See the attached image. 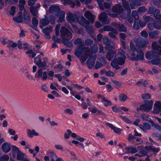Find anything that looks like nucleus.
<instances>
[{"label":"nucleus","mask_w":161,"mask_h":161,"mask_svg":"<svg viewBox=\"0 0 161 161\" xmlns=\"http://www.w3.org/2000/svg\"><path fill=\"white\" fill-rule=\"evenodd\" d=\"M137 47H135L133 42L132 40L130 41V48L131 50L133 52L136 51L137 52L136 58H134L135 61L138 60H142L144 58V53L141 49L137 48Z\"/></svg>","instance_id":"3"},{"label":"nucleus","mask_w":161,"mask_h":161,"mask_svg":"<svg viewBox=\"0 0 161 161\" xmlns=\"http://www.w3.org/2000/svg\"><path fill=\"white\" fill-rule=\"evenodd\" d=\"M49 11L51 13L57 16L60 12V8L57 6H52L49 8Z\"/></svg>","instance_id":"14"},{"label":"nucleus","mask_w":161,"mask_h":161,"mask_svg":"<svg viewBox=\"0 0 161 161\" xmlns=\"http://www.w3.org/2000/svg\"><path fill=\"white\" fill-rule=\"evenodd\" d=\"M160 59L159 58H157L154 59H153L150 61V63L153 64H155L157 65L160 63Z\"/></svg>","instance_id":"53"},{"label":"nucleus","mask_w":161,"mask_h":161,"mask_svg":"<svg viewBox=\"0 0 161 161\" xmlns=\"http://www.w3.org/2000/svg\"><path fill=\"white\" fill-rule=\"evenodd\" d=\"M34 63L38 66L39 68L43 69L47 66V59L45 57L43 58V61L42 62L41 58L40 55L37 56L34 58Z\"/></svg>","instance_id":"7"},{"label":"nucleus","mask_w":161,"mask_h":161,"mask_svg":"<svg viewBox=\"0 0 161 161\" xmlns=\"http://www.w3.org/2000/svg\"><path fill=\"white\" fill-rule=\"evenodd\" d=\"M7 44V47L10 50H12L17 46V43L12 41L8 40Z\"/></svg>","instance_id":"26"},{"label":"nucleus","mask_w":161,"mask_h":161,"mask_svg":"<svg viewBox=\"0 0 161 161\" xmlns=\"http://www.w3.org/2000/svg\"><path fill=\"white\" fill-rule=\"evenodd\" d=\"M62 2L64 4H67L69 3L70 6L72 8H74L75 6V3L74 2H69V0H63L62 1Z\"/></svg>","instance_id":"40"},{"label":"nucleus","mask_w":161,"mask_h":161,"mask_svg":"<svg viewBox=\"0 0 161 161\" xmlns=\"http://www.w3.org/2000/svg\"><path fill=\"white\" fill-rule=\"evenodd\" d=\"M24 157V154L20 151L17 153V158L18 160H22Z\"/></svg>","instance_id":"50"},{"label":"nucleus","mask_w":161,"mask_h":161,"mask_svg":"<svg viewBox=\"0 0 161 161\" xmlns=\"http://www.w3.org/2000/svg\"><path fill=\"white\" fill-rule=\"evenodd\" d=\"M126 152L128 153H135L137 152L136 149L132 146L128 147L125 148Z\"/></svg>","instance_id":"27"},{"label":"nucleus","mask_w":161,"mask_h":161,"mask_svg":"<svg viewBox=\"0 0 161 161\" xmlns=\"http://www.w3.org/2000/svg\"><path fill=\"white\" fill-rule=\"evenodd\" d=\"M141 116L143 120L149 121L150 123L152 124H153V121L152 120H149V116L148 115L145 114H142L141 115Z\"/></svg>","instance_id":"29"},{"label":"nucleus","mask_w":161,"mask_h":161,"mask_svg":"<svg viewBox=\"0 0 161 161\" xmlns=\"http://www.w3.org/2000/svg\"><path fill=\"white\" fill-rule=\"evenodd\" d=\"M116 52L110 49L106 54V57L108 60L110 61L115 58L116 56Z\"/></svg>","instance_id":"11"},{"label":"nucleus","mask_w":161,"mask_h":161,"mask_svg":"<svg viewBox=\"0 0 161 161\" xmlns=\"http://www.w3.org/2000/svg\"><path fill=\"white\" fill-rule=\"evenodd\" d=\"M139 127L144 132H147V130L151 128V125L147 123H144L142 125H139Z\"/></svg>","instance_id":"19"},{"label":"nucleus","mask_w":161,"mask_h":161,"mask_svg":"<svg viewBox=\"0 0 161 161\" xmlns=\"http://www.w3.org/2000/svg\"><path fill=\"white\" fill-rule=\"evenodd\" d=\"M151 97V95L149 93H144L142 95L143 99H150Z\"/></svg>","instance_id":"51"},{"label":"nucleus","mask_w":161,"mask_h":161,"mask_svg":"<svg viewBox=\"0 0 161 161\" xmlns=\"http://www.w3.org/2000/svg\"><path fill=\"white\" fill-rule=\"evenodd\" d=\"M79 14V12H75L73 13L71 12H68L66 13V20L70 23L76 22L78 21Z\"/></svg>","instance_id":"8"},{"label":"nucleus","mask_w":161,"mask_h":161,"mask_svg":"<svg viewBox=\"0 0 161 161\" xmlns=\"http://www.w3.org/2000/svg\"><path fill=\"white\" fill-rule=\"evenodd\" d=\"M96 58V56L94 55L93 57H90L87 60L86 64L89 68L91 69L94 66Z\"/></svg>","instance_id":"16"},{"label":"nucleus","mask_w":161,"mask_h":161,"mask_svg":"<svg viewBox=\"0 0 161 161\" xmlns=\"http://www.w3.org/2000/svg\"><path fill=\"white\" fill-rule=\"evenodd\" d=\"M155 28L157 29H160L161 28V20L159 21L154 22Z\"/></svg>","instance_id":"57"},{"label":"nucleus","mask_w":161,"mask_h":161,"mask_svg":"<svg viewBox=\"0 0 161 161\" xmlns=\"http://www.w3.org/2000/svg\"><path fill=\"white\" fill-rule=\"evenodd\" d=\"M72 26L74 30L77 34H80L83 33V31L82 29L78 28L74 25H72Z\"/></svg>","instance_id":"33"},{"label":"nucleus","mask_w":161,"mask_h":161,"mask_svg":"<svg viewBox=\"0 0 161 161\" xmlns=\"http://www.w3.org/2000/svg\"><path fill=\"white\" fill-rule=\"evenodd\" d=\"M143 143V140L140 138L136 137L135 140L134 141L133 144L136 145L141 144Z\"/></svg>","instance_id":"41"},{"label":"nucleus","mask_w":161,"mask_h":161,"mask_svg":"<svg viewBox=\"0 0 161 161\" xmlns=\"http://www.w3.org/2000/svg\"><path fill=\"white\" fill-rule=\"evenodd\" d=\"M112 11L114 13L120 14L123 12V9L121 5L116 4L113 8Z\"/></svg>","instance_id":"17"},{"label":"nucleus","mask_w":161,"mask_h":161,"mask_svg":"<svg viewBox=\"0 0 161 161\" xmlns=\"http://www.w3.org/2000/svg\"><path fill=\"white\" fill-rule=\"evenodd\" d=\"M13 19L14 21L18 23H21L23 22L22 17L21 16H19L16 17H14Z\"/></svg>","instance_id":"44"},{"label":"nucleus","mask_w":161,"mask_h":161,"mask_svg":"<svg viewBox=\"0 0 161 161\" xmlns=\"http://www.w3.org/2000/svg\"><path fill=\"white\" fill-rule=\"evenodd\" d=\"M143 18L145 22H148L150 21H152L153 19V18L149 16H144L143 17Z\"/></svg>","instance_id":"61"},{"label":"nucleus","mask_w":161,"mask_h":161,"mask_svg":"<svg viewBox=\"0 0 161 161\" xmlns=\"http://www.w3.org/2000/svg\"><path fill=\"white\" fill-rule=\"evenodd\" d=\"M153 16L155 19H157L161 20V14L160 12L158 9L155 10L153 14Z\"/></svg>","instance_id":"32"},{"label":"nucleus","mask_w":161,"mask_h":161,"mask_svg":"<svg viewBox=\"0 0 161 161\" xmlns=\"http://www.w3.org/2000/svg\"><path fill=\"white\" fill-rule=\"evenodd\" d=\"M81 20H79V18L78 19V21L77 22H78L79 24L80 25L85 26L89 24V21L86 19L83 16L81 17Z\"/></svg>","instance_id":"24"},{"label":"nucleus","mask_w":161,"mask_h":161,"mask_svg":"<svg viewBox=\"0 0 161 161\" xmlns=\"http://www.w3.org/2000/svg\"><path fill=\"white\" fill-rule=\"evenodd\" d=\"M147 26L148 29L150 31H152L153 30L154 28H155L154 23H148Z\"/></svg>","instance_id":"58"},{"label":"nucleus","mask_w":161,"mask_h":161,"mask_svg":"<svg viewBox=\"0 0 161 161\" xmlns=\"http://www.w3.org/2000/svg\"><path fill=\"white\" fill-rule=\"evenodd\" d=\"M35 77L38 79H41L43 81L46 80L48 78L47 71H43L42 69L41 68L38 69L36 74Z\"/></svg>","instance_id":"9"},{"label":"nucleus","mask_w":161,"mask_h":161,"mask_svg":"<svg viewBox=\"0 0 161 161\" xmlns=\"http://www.w3.org/2000/svg\"><path fill=\"white\" fill-rule=\"evenodd\" d=\"M120 117L125 123L128 124H130L131 123L130 120L125 116L121 115L120 116Z\"/></svg>","instance_id":"54"},{"label":"nucleus","mask_w":161,"mask_h":161,"mask_svg":"<svg viewBox=\"0 0 161 161\" xmlns=\"http://www.w3.org/2000/svg\"><path fill=\"white\" fill-rule=\"evenodd\" d=\"M53 30L52 27L51 26L47 27L43 30V31L45 34L46 38L49 39L50 38L51 36L49 34Z\"/></svg>","instance_id":"20"},{"label":"nucleus","mask_w":161,"mask_h":161,"mask_svg":"<svg viewBox=\"0 0 161 161\" xmlns=\"http://www.w3.org/2000/svg\"><path fill=\"white\" fill-rule=\"evenodd\" d=\"M133 41L136 44L135 47H137V48L141 49V48L145 47L148 44V41L141 37L134 38Z\"/></svg>","instance_id":"6"},{"label":"nucleus","mask_w":161,"mask_h":161,"mask_svg":"<svg viewBox=\"0 0 161 161\" xmlns=\"http://www.w3.org/2000/svg\"><path fill=\"white\" fill-rule=\"evenodd\" d=\"M99 19L103 24H108L109 22L110 19L108 18L107 14L105 12H103L100 14Z\"/></svg>","instance_id":"10"},{"label":"nucleus","mask_w":161,"mask_h":161,"mask_svg":"<svg viewBox=\"0 0 161 161\" xmlns=\"http://www.w3.org/2000/svg\"><path fill=\"white\" fill-rule=\"evenodd\" d=\"M3 151L5 153L8 152L10 150V146L9 143L6 142L3 144L2 146Z\"/></svg>","instance_id":"25"},{"label":"nucleus","mask_w":161,"mask_h":161,"mask_svg":"<svg viewBox=\"0 0 161 161\" xmlns=\"http://www.w3.org/2000/svg\"><path fill=\"white\" fill-rule=\"evenodd\" d=\"M84 16L91 23H93L94 22L95 15L92 14L90 11H86L85 13Z\"/></svg>","instance_id":"13"},{"label":"nucleus","mask_w":161,"mask_h":161,"mask_svg":"<svg viewBox=\"0 0 161 161\" xmlns=\"http://www.w3.org/2000/svg\"><path fill=\"white\" fill-rule=\"evenodd\" d=\"M118 33L117 30L114 28L108 33L109 36L111 38L114 39L117 38L116 35Z\"/></svg>","instance_id":"28"},{"label":"nucleus","mask_w":161,"mask_h":161,"mask_svg":"<svg viewBox=\"0 0 161 161\" xmlns=\"http://www.w3.org/2000/svg\"><path fill=\"white\" fill-rule=\"evenodd\" d=\"M9 157L7 155H4L0 157V161H8Z\"/></svg>","instance_id":"55"},{"label":"nucleus","mask_w":161,"mask_h":161,"mask_svg":"<svg viewBox=\"0 0 161 161\" xmlns=\"http://www.w3.org/2000/svg\"><path fill=\"white\" fill-rule=\"evenodd\" d=\"M106 125L113 130L114 132L117 134L120 135L121 134V131L122 130L121 129L114 126L113 124L110 123H107Z\"/></svg>","instance_id":"22"},{"label":"nucleus","mask_w":161,"mask_h":161,"mask_svg":"<svg viewBox=\"0 0 161 161\" xmlns=\"http://www.w3.org/2000/svg\"><path fill=\"white\" fill-rule=\"evenodd\" d=\"M26 53L27 54H29V57H31L32 58H34L36 55V54L34 53L33 50L31 49L28 50L26 52Z\"/></svg>","instance_id":"39"},{"label":"nucleus","mask_w":161,"mask_h":161,"mask_svg":"<svg viewBox=\"0 0 161 161\" xmlns=\"http://www.w3.org/2000/svg\"><path fill=\"white\" fill-rule=\"evenodd\" d=\"M49 23V20L48 17H45L44 18L41 19L40 20V27L43 28L44 26H47Z\"/></svg>","instance_id":"21"},{"label":"nucleus","mask_w":161,"mask_h":161,"mask_svg":"<svg viewBox=\"0 0 161 161\" xmlns=\"http://www.w3.org/2000/svg\"><path fill=\"white\" fill-rule=\"evenodd\" d=\"M133 27L134 29L136 30H137L139 29L140 28V25L139 21L138 20H135Z\"/></svg>","instance_id":"52"},{"label":"nucleus","mask_w":161,"mask_h":161,"mask_svg":"<svg viewBox=\"0 0 161 161\" xmlns=\"http://www.w3.org/2000/svg\"><path fill=\"white\" fill-rule=\"evenodd\" d=\"M91 112L94 114L96 113L98 115H104V113L102 111L97 109L95 107L92 108Z\"/></svg>","instance_id":"34"},{"label":"nucleus","mask_w":161,"mask_h":161,"mask_svg":"<svg viewBox=\"0 0 161 161\" xmlns=\"http://www.w3.org/2000/svg\"><path fill=\"white\" fill-rule=\"evenodd\" d=\"M132 16L136 19L138 20L139 18V16L137 14V12L135 10H133L132 12Z\"/></svg>","instance_id":"62"},{"label":"nucleus","mask_w":161,"mask_h":161,"mask_svg":"<svg viewBox=\"0 0 161 161\" xmlns=\"http://www.w3.org/2000/svg\"><path fill=\"white\" fill-rule=\"evenodd\" d=\"M152 46L157 56L159 55H161V47L158 45L157 42H153L152 44Z\"/></svg>","instance_id":"12"},{"label":"nucleus","mask_w":161,"mask_h":161,"mask_svg":"<svg viewBox=\"0 0 161 161\" xmlns=\"http://www.w3.org/2000/svg\"><path fill=\"white\" fill-rule=\"evenodd\" d=\"M103 42L107 46H109L111 43L107 37H104L103 38Z\"/></svg>","instance_id":"48"},{"label":"nucleus","mask_w":161,"mask_h":161,"mask_svg":"<svg viewBox=\"0 0 161 161\" xmlns=\"http://www.w3.org/2000/svg\"><path fill=\"white\" fill-rule=\"evenodd\" d=\"M30 10L33 15H36L37 14V11L35 7H31L30 8Z\"/></svg>","instance_id":"45"},{"label":"nucleus","mask_w":161,"mask_h":161,"mask_svg":"<svg viewBox=\"0 0 161 161\" xmlns=\"http://www.w3.org/2000/svg\"><path fill=\"white\" fill-rule=\"evenodd\" d=\"M154 7L152 6L149 8L148 11L147 13L148 14H154L155 10L156 9Z\"/></svg>","instance_id":"56"},{"label":"nucleus","mask_w":161,"mask_h":161,"mask_svg":"<svg viewBox=\"0 0 161 161\" xmlns=\"http://www.w3.org/2000/svg\"><path fill=\"white\" fill-rule=\"evenodd\" d=\"M145 149H146L147 151L151 150L154 153H157L159 150V149L158 148H154L153 147L150 146H146L145 147Z\"/></svg>","instance_id":"30"},{"label":"nucleus","mask_w":161,"mask_h":161,"mask_svg":"<svg viewBox=\"0 0 161 161\" xmlns=\"http://www.w3.org/2000/svg\"><path fill=\"white\" fill-rule=\"evenodd\" d=\"M125 56L119 57L118 58H115L113 60L110 64V65L113 68L118 70L120 68V67L118 65H123L125 63Z\"/></svg>","instance_id":"4"},{"label":"nucleus","mask_w":161,"mask_h":161,"mask_svg":"<svg viewBox=\"0 0 161 161\" xmlns=\"http://www.w3.org/2000/svg\"><path fill=\"white\" fill-rule=\"evenodd\" d=\"M38 21L35 17H33L32 19V24L33 26L32 27L34 28L37 26L38 25Z\"/></svg>","instance_id":"46"},{"label":"nucleus","mask_w":161,"mask_h":161,"mask_svg":"<svg viewBox=\"0 0 161 161\" xmlns=\"http://www.w3.org/2000/svg\"><path fill=\"white\" fill-rule=\"evenodd\" d=\"M147 151L146 149V150L142 149L141 151L138 154H135V155L139 157H141L145 156L147 153Z\"/></svg>","instance_id":"42"},{"label":"nucleus","mask_w":161,"mask_h":161,"mask_svg":"<svg viewBox=\"0 0 161 161\" xmlns=\"http://www.w3.org/2000/svg\"><path fill=\"white\" fill-rule=\"evenodd\" d=\"M153 103L152 100L147 101L144 104L141 105L137 108L136 110L137 111L141 110L142 112H149L152 108Z\"/></svg>","instance_id":"5"},{"label":"nucleus","mask_w":161,"mask_h":161,"mask_svg":"<svg viewBox=\"0 0 161 161\" xmlns=\"http://www.w3.org/2000/svg\"><path fill=\"white\" fill-rule=\"evenodd\" d=\"M159 33L158 31H155L150 32L149 34V36L153 39H156L158 38L157 35Z\"/></svg>","instance_id":"31"},{"label":"nucleus","mask_w":161,"mask_h":161,"mask_svg":"<svg viewBox=\"0 0 161 161\" xmlns=\"http://www.w3.org/2000/svg\"><path fill=\"white\" fill-rule=\"evenodd\" d=\"M101 101L105 107H108L112 105V103L111 101L106 99L105 97Z\"/></svg>","instance_id":"36"},{"label":"nucleus","mask_w":161,"mask_h":161,"mask_svg":"<svg viewBox=\"0 0 161 161\" xmlns=\"http://www.w3.org/2000/svg\"><path fill=\"white\" fill-rule=\"evenodd\" d=\"M145 56L147 59L149 60L155 57H158L153 50L147 52L145 55Z\"/></svg>","instance_id":"23"},{"label":"nucleus","mask_w":161,"mask_h":161,"mask_svg":"<svg viewBox=\"0 0 161 161\" xmlns=\"http://www.w3.org/2000/svg\"><path fill=\"white\" fill-rule=\"evenodd\" d=\"M161 111V102L157 101L154 104L153 112L154 114H158Z\"/></svg>","instance_id":"18"},{"label":"nucleus","mask_w":161,"mask_h":161,"mask_svg":"<svg viewBox=\"0 0 161 161\" xmlns=\"http://www.w3.org/2000/svg\"><path fill=\"white\" fill-rule=\"evenodd\" d=\"M50 156L51 158V160L49 161H55L57 158L56 155L53 152H50L49 153Z\"/></svg>","instance_id":"49"},{"label":"nucleus","mask_w":161,"mask_h":161,"mask_svg":"<svg viewBox=\"0 0 161 161\" xmlns=\"http://www.w3.org/2000/svg\"><path fill=\"white\" fill-rule=\"evenodd\" d=\"M60 36L64 40L63 43L68 47H71L73 46L72 43L69 42L72 37V34L69 31L64 27L61 28Z\"/></svg>","instance_id":"2"},{"label":"nucleus","mask_w":161,"mask_h":161,"mask_svg":"<svg viewBox=\"0 0 161 161\" xmlns=\"http://www.w3.org/2000/svg\"><path fill=\"white\" fill-rule=\"evenodd\" d=\"M71 133V131L69 130H67V133L64 134V136L65 138L68 139L69 138L70 135Z\"/></svg>","instance_id":"64"},{"label":"nucleus","mask_w":161,"mask_h":161,"mask_svg":"<svg viewBox=\"0 0 161 161\" xmlns=\"http://www.w3.org/2000/svg\"><path fill=\"white\" fill-rule=\"evenodd\" d=\"M135 138L134 136L132 135L131 133H130L128 135V140L130 143L133 144Z\"/></svg>","instance_id":"43"},{"label":"nucleus","mask_w":161,"mask_h":161,"mask_svg":"<svg viewBox=\"0 0 161 161\" xmlns=\"http://www.w3.org/2000/svg\"><path fill=\"white\" fill-rule=\"evenodd\" d=\"M74 44L78 45L75 54L77 57L80 58V61L83 63L92 55L91 50L89 47L84 46L83 42L80 38L76 39Z\"/></svg>","instance_id":"1"},{"label":"nucleus","mask_w":161,"mask_h":161,"mask_svg":"<svg viewBox=\"0 0 161 161\" xmlns=\"http://www.w3.org/2000/svg\"><path fill=\"white\" fill-rule=\"evenodd\" d=\"M19 4L18 6L19 10L22 11L24 9V6L25 4V1L24 0H19Z\"/></svg>","instance_id":"37"},{"label":"nucleus","mask_w":161,"mask_h":161,"mask_svg":"<svg viewBox=\"0 0 161 161\" xmlns=\"http://www.w3.org/2000/svg\"><path fill=\"white\" fill-rule=\"evenodd\" d=\"M65 13L64 11L60 12L58 22L59 23L62 22L65 20Z\"/></svg>","instance_id":"35"},{"label":"nucleus","mask_w":161,"mask_h":161,"mask_svg":"<svg viewBox=\"0 0 161 161\" xmlns=\"http://www.w3.org/2000/svg\"><path fill=\"white\" fill-rule=\"evenodd\" d=\"M127 99V96L124 93L120 94L119 96V99L121 102H124Z\"/></svg>","instance_id":"38"},{"label":"nucleus","mask_w":161,"mask_h":161,"mask_svg":"<svg viewBox=\"0 0 161 161\" xmlns=\"http://www.w3.org/2000/svg\"><path fill=\"white\" fill-rule=\"evenodd\" d=\"M112 25L115 27L117 30L121 32H126V29L125 27L122 24H119L113 22Z\"/></svg>","instance_id":"15"},{"label":"nucleus","mask_w":161,"mask_h":161,"mask_svg":"<svg viewBox=\"0 0 161 161\" xmlns=\"http://www.w3.org/2000/svg\"><path fill=\"white\" fill-rule=\"evenodd\" d=\"M16 8L14 6H12L9 11V13L11 15L14 16L15 15Z\"/></svg>","instance_id":"59"},{"label":"nucleus","mask_w":161,"mask_h":161,"mask_svg":"<svg viewBox=\"0 0 161 161\" xmlns=\"http://www.w3.org/2000/svg\"><path fill=\"white\" fill-rule=\"evenodd\" d=\"M113 29L114 28L110 26H106L103 27V30L105 31H110Z\"/></svg>","instance_id":"63"},{"label":"nucleus","mask_w":161,"mask_h":161,"mask_svg":"<svg viewBox=\"0 0 161 161\" xmlns=\"http://www.w3.org/2000/svg\"><path fill=\"white\" fill-rule=\"evenodd\" d=\"M122 1L123 7L127 10H129L130 11V12L131 10L128 3L125 0H122Z\"/></svg>","instance_id":"47"},{"label":"nucleus","mask_w":161,"mask_h":161,"mask_svg":"<svg viewBox=\"0 0 161 161\" xmlns=\"http://www.w3.org/2000/svg\"><path fill=\"white\" fill-rule=\"evenodd\" d=\"M93 42V41L90 39H87L85 41V44L88 46L92 45Z\"/></svg>","instance_id":"60"}]
</instances>
